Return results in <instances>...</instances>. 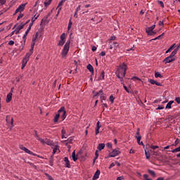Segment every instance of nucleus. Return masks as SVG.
<instances>
[{
  "mask_svg": "<svg viewBox=\"0 0 180 180\" xmlns=\"http://www.w3.org/2000/svg\"><path fill=\"white\" fill-rule=\"evenodd\" d=\"M126 71H127V65H126V63L124 62L117 68L115 75L119 78V79H120L121 84L124 82L123 78L126 77Z\"/></svg>",
  "mask_w": 180,
  "mask_h": 180,
  "instance_id": "1",
  "label": "nucleus"
},
{
  "mask_svg": "<svg viewBox=\"0 0 180 180\" xmlns=\"http://www.w3.org/2000/svg\"><path fill=\"white\" fill-rule=\"evenodd\" d=\"M41 37V34L40 32H37L35 37L32 39L33 44L31 46V49H30V52L27 53L25 57L23 59V68L26 67L27 64V61H29V58L33 54V49H34V41L37 40V39H40Z\"/></svg>",
  "mask_w": 180,
  "mask_h": 180,
  "instance_id": "2",
  "label": "nucleus"
},
{
  "mask_svg": "<svg viewBox=\"0 0 180 180\" xmlns=\"http://www.w3.org/2000/svg\"><path fill=\"white\" fill-rule=\"evenodd\" d=\"M70 44H71L70 40L67 41V42L65 44L61 52V56L63 58H65L67 57V55L68 54V51H70Z\"/></svg>",
  "mask_w": 180,
  "mask_h": 180,
  "instance_id": "3",
  "label": "nucleus"
},
{
  "mask_svg": "<svg viewBox=\"0 0 180 180\" xmlns=\"http://www.w3.org/2000/svg\"><path fill=\"white\" fill-rule=\"evenodd\" d=\"M6 121L7 123V126L12 129L13 127V117H12L11 115H7L6 117Z\"/></svg>",
  "mask_w": 180,
  "mask_h": 180,
  "instance_id": "4",
  "label": "nucleus"
},
{
  "mask_svg": "<svg viewBox=\"0 0 180 180\" xmlns=\"http://www.w3.org/2000/svg\"><path fill=\"white\" fill-rule=\"evenodd\" d=\"M40 143H41V144H47V146H54V143H53V141H51V140L49 139H39Z\"/></svg>",
  "mask_w": 180,
  "mask_h": 180,
  "instance_id": "5",
  "label": "nucleus"
},
{
  "mask_svg": "<svg viewBox=\"0 0 180 180\" xmlns=\"http://www.w3.org/2000/svg\"><path fill=\"white\" fill-rule=\"evenodd\" d=\"M65 37H67V35L65 34V33H63L60 35V40L58 41V46H64V44H65Z\"/></svg>",
  "mask_w": 180,
  "mask_h": 180,
  "instance_id": "6",
  "label": "nucleus"
},
{
  "mask_svg": "<svg viewBox=\"0 0 180 180\" xmlns=\"http://www.w3.org/2000/svg\"><path fill=\"white\" fill-rule=\"evenodd\" d=\"M23 151H25V153H27V154H30V155H34V157H38V158H43V157L36 154V153H33V152L30 151V150L27 149V148H23Z\"/></svg>",
  "mask_w": 180,
  "mask_h": 180,
  "instance_id": "7",
  "label": "nucleus"
},
{
  "mask_svg": "<svg viewBox=\"0 0 180 180\" xmlns=\"http://www.w3.org/2000/svg\"><path fill=\"white\" fill-rule=\"evenodd\" d=\"M58 112V113H60V115H61V113H62L63 120H64V119H65L67 117V115H66L67 112H66L65 108L64 107H61Z\"/></svg>",
  "mask_w": 180,
  "mask_h": 180,
  "instance_id": "8",
  "label": "nucleus"
},
{
  "mask_svg": "<svg viewBox=\"0 0 180 180\" xmlns=\"http://www.w3.org/2000/svg\"><path fill=\"white\" fill-rule=\"evenodd\" d=\"M119 154H120V150H119V148L115 149L111 153H110L109 157H117V155H119Z\"/></svg>",
  "mask_w": 180,
  "mask_h": 180,
  "instance_id": "9",
  "label": "nucleus"
},
{
  "mask_svg": "<svg viewBox=\"0 0 180 180\" xmlns=\"http://www.w3.org/2000/svg\"><path fill=\"white\" fill-rule=\"evenodd\" d=\"M172 61H175V58H171L170 56H167L164 59L163 63L165 64H169V63H172Z\"/></svg>",
  "mask_w": 180,
  "mask_h": 180,
  "instance_id": "10",
  "label": "nucleus"
},
{
  "mask_svg": "<svg viewBox=\"0 0 180 180\" xmlns=\"http://www.w3.org/2000/svg\"><path fill=\"white\" fill-rule=\"evenodd\" d=\"M117 47H119V43L115 41L111 43V44L110 45V50H117Z\"/></svg>",
  "mask_w": 180,
  "mask_h": 180,
  "instance_id": "11",
  "label": "nucleus"
},
{
  "mask_svg": "<svg viewBox=\"0 0 180 180\" xmlns=\"http://www.w3.org/2000/svg\"><path fill=\"white\" fill-rule=\"evenodd\" d=\"M19 12L20 13L23 12V4L19 6V7L15 10V13L13 14V15L15 16V15H16V13H19Z\"/></svg>",
  "mask_w": 180,
  "mask_h": 180,
  "instance_id": "12",
  "label": "nucleus"
},
{
  "mask_svg": "<svg viewBox=\"0 0 180 180\" xmlns=\"http://www.w3.org/2000/svg\"><path fill=\"white\" fill-rule=\"evenodd\" d=\"M146 32L148 36H154L156 33L153 30H150L149 27L146 29Z\"/></svg>",
  "mask_w": 180,
  "mask_h": 180,
  "instance_id": "13",
  "label": "nucleus"
},
{
  "mask_svg": "<svg viewBox=\"0 0 180 180\" xmlns=\"http://www.w3.org/2000/svg\"><path fill=\"white\" fill-rule=\"evenodd\" d=\"M22 29H23V22H21L18 26H17V27L15 30V34H18V33H19V32H20V30H22Z\"/></svg>",
  "mask_w": 180,
  "mask_h": 180,
  "instance_id": "14",
  "label": "nucleus"
},
{
  "mask_svg": "<svg viewBox=\"0 0 180 180\" xmlns=\"http://www.w3.org/2000/svg\"><path fill=\"white\" fill-rule=\"evenodd\" d=\"M101 122H99V121H98L97 124H96V131H95L96 136H98V134H99V129H101Z\"/></svg>",
  "mask_w": 180,
  "mask_h": 180,
  "instance_id": "15",
  "label": "nucleus"
},
{
  "mask_svg": "<svg viewBox=\"0 0 180 180\" xmlns=\"http://www.w3.org/2000/svg\"><path fill=\"white\" fill-rule=\"evenodd\" d=\"M32 26H33V22L30 23V25H29L27 30H26L25 33L23 35L24 39H25V37H26V36H27V34H29V32H30V29H32Z\"/></svg>",
  "mask_w": 180,
  "mask_h": 180,
  "instance_id": "16",
  "label": "nucleus"
},
{
  "mask_svg": "<svg viewBox=\"0 0 180 180\" xmlns=\"http://www.w3.org/2000/svg\"><path fill=\"white\" fill-rule=\"evenodd\" d=\"M64 162H65V167L66 168H71V164H70V160H68V158L65 157L64 158Z\"/></svg>",
  "mask_w": 180,
  "mask_h": 180,
  "instance_id": "17",
  "label": "nucleus"
},
{
  "mask_svg": "<svg viewBox=\"0 0 180 180\" xmlns=\"http://www.w3.org/2000/svg\"><path fill=\"white\" fill-rule=\"evenodd\" d=\"M99 175H101V170H97L93 176L94 180H96L99 178Z\"/></svg>",
  "mask_w": 180,
  "mask_h": 180,
  "instance_id": "18",
  "label": "nucleus"
},
{
  "mask_svg": "<svg viewBox=\"0 0 180 180\" xmlns=\"http://www.w3.org/2000/svg\"><path fill=\"white\" fill-rule=\"evenodd\" d=\"M176 53H178V48H176L169 56V57H171L172 58H175V56H176Z\"/></svg>",
  "mask_w": 180,
  "mask_h": 180,
  "instance_id": "19",
  "label": "nucleus"
},
{
  "mask_svg": "<svg viewBox=\"0 0 180 180\" xmlns=\"http://www.w3.org/2000/svg\"><path fill=\"white\" fill-rule=\"evenodd\" d=\"M12 93H9L7 96H6V103H9V102H11V101H12Z\"/></svg>",
  "mask_w": 180,
  "mask_h": 180,
  "instance_id": "20",
  "label": "nucleus"
},
{
  "mask_svg": "<svg viewBox=\"0 0 180 180\" xmlns=\"http://www.w3.org/2000/svg\"><path fill=\"white\" fill-rule=\"evenodd\" d=\"M64 2H65V1H63V0H61V1L59 2L58 7H57L58 12H61V9L63 8V4H64Z\"/></svg>",
  "mask_w": 180,
  "mask_h": 180,
  "instance_id": "21",
  "label": "nucleus"
},
{
  "mask_svg": "<svg viewBox=\"0 0 180 180\" xmlns=\"http://www.w3.org/2000/svg\"><path fill=\"white\" fill-rule=\"evenodd\" d=\"M53 155H54V154H56V153H57V151H58V153H60V150L58 148H60V147L58 145H56L53 148Z\"/></svg>",
  "mask_w": 180,
  "mask_h": 180,
  "instance_id": "22",
  "label": "nucleus"
},
{
  "mask_svg": "<svg viewBox=\"0 0 180 180\" xmlns=\"http://www.w3.org/2000/svg\"><path fill=\"white\" fill-rule=\"evenodd\" d=\"M97 148L98 151H102V150L105 148V143H99L98 146H97Z\"/></svg>",
  "mask_w": 180,
  "mask_h": 180,
  "instance_id": "23",
  "label": "nucleus"
},
{
  "mask_svg": "<svg viewBox=\"0 0 180 180\" xmlns=\"http://www.w3.org/2000/svg\"><path fill=\"white\" fill-rule=\"evenodd\" d=\"M87 70H89V71H90L91 72V74H94V67H92V65L91 64H89L86 66Z\"/></svg>",
  "mask_w": 180,
  "mask_h": 180,
  "instance_id": "24",
  "label": "nucleus"
},
{
  "mask_svg": "<svg viewBox=\"0 0 180 180\" xmlns=\"http://www.w3.org/2000/svg\"><path fill=\"white\" fill-rule=\"evenodd\" d=\"M98 79H100L101 81H102V79H105V71L101 72L98 77Z\"/></svg>",
  "mask_w": 180,
  "mask_h": 180,
  "instance_id": "25",
  "label": "nucleus"
},
{
  "mask_svg": "<svg viewBox=\"0 0 180 180\" xmlns=\"http://www.w3.org/2000/svg\"><path fill=\"white\" fill-rule=\"evenodd\" d=\"M155 78H163L162 75L160 72H155Z\"/></svg>",
  "mask_w": 180,
  "mask_h": 180,
  "instance_id": "26",
  "label": "nucleus"
},
{
  "mask_svg": "<svg viewBox=\"0 0 180 180\" xmlns=\"http://www.w3.org/2000/svg\"><path fill=\"white\" fill-rule=\"evenodd\" d=\"M137 143L139 144V146H143V141H141V136H137L136 137Z\"/></svg>",
  "mask_w": 180,
  "mask_h": 180,
  "instance_id": "27",
  "label": "nucleus"
},
{
  "mask_svg": "<svg viewBox=\"0 0 180 180\" xmlns=\"http://www.w3.org/2000/svg\"><path fill=\"white\" fill-rule=\"evenodd\" d=\"M39 16H40V14H38V15H36L32 18V22L30 23H32L33 25V22H36L37 18H39Z\"/></svg>",
  "mask_w": 180,
  "mask_h": 180,
  "instance_id": "28",
  "label": "nucleus"
},
{
  "mask_svg": "<svg viewBox=\"0 0 180 180\" xmlns=\"http://www.w3.org/2000/svg\"><path fill=\"white\" fill-rule=\"evenodd\" d=\"M172 103H174V101H170L166 105V109H171L172 106L171 105H172Z\"/></svg>",
  "mask_w": 180,
  "mask_h": 180,
  "instance_id": "29",
  "label": "nucleus"
},
{
  "mask_svg": "<svg viewBox=\"0 0 180 180\" xmlns=\"http://www.w3.org/2000/svg\"><path fill=\"white\" fill-rule=\"evenodd\" d=\"M72 158L75 162L77 161V160H78V158H77V156L75 155V150H74L72 153Z\"/></svg>",
  "mask_w": 180,
  "mask_h": 180,
  "instance_id": "30",
  "label": "nucleus"
},
{
  "mask_svg": "<svg viewBox=\"0 0 180 180\" xmlns=\"http://www.w3.org/2000/svg\"><path fill=\"white\" fill-rule=\"evenodd\" d=\"M72 26V18H70L69 20L68 26V30H70Z\"/></svg>",
  "mask_w": 180,
  "mask_h": 180,
  "instance_id": "31",
  "label": "nucleus"
},
{
  "mask_svg": "<svg viewBox=\"0 0 180 180\" xmlns=\"http://www.w3.org/2000/svg\"><path fill=\"white\" fill-rule=\"evenodd\" d=\"M60 117V112H58V114H56L55 117H54V123H57V122H58V119Z\"/></svg>",
  "mask_w": 180,
  "mask_h": 180,
  "instance_id": "32",
  "label": "nucleus"
},
{
  "mask_svg": "<svg viewBox=\"0 0 180 180\" xmlns=\"http://www.w3.org/2000/svg\"><path fill=\"white\" fill-rule=\"evenodd\" d=\"M137 137H141L140 136V128H137V131L135 135V139H137Z\"/></svg>",
  "mask_w": 180,
  "mask_h": 180,
  "instance_id": "33",
  "label": "nucleus"
},
{
  "mask_svg": "<svg viewBox=\"0 0 180 180\" xmlns=\"http://www.w3.org/2000/svg\"><path fill=\"white\" fill-rule=\"evenodd\" d=\"M53 0H46L44 1V5L45 6H49V5H50L51 4Z\"/></svg>",
  "mask_w": 180,
  "mask_h": 180,
  "instance_id": "34",
  "label": "nucleus"
},
{
  "mask_svg": "<svg viewBox=\"0 0 180 180\" xmlns=\"http://www.w3.org/2000/svg\"><path fill=\"white\" fill-rule=\"evenodd\" d=\"M180 151V146H179L178 148H176L175 149H173L172 150V153H179Z\"/></svg>",
  "mask_w": 180,
  "mask_h": 180,
  "instance_id": "35",
  "label": "nucleus"
},
{
  "mask_svg": "<svg viewBox=\"0 0 180 180\" xmlns=\"http://www.w3.org/2000/svg\"><path fill=\"white\" fill-rule=\"evenodd\" d=\"M148 172H149V174L152 176H153L154 178H155V172H154V171H153V170H148Z\"/></svg>",
  "mask_w": 180,
  "mask_h": 180,
  "instance_id": "36",
  "label": "nucleus"
},
{
  "mask_svg": "<svg viewBox=\"0 0 180 180\" xmlns=\"http://www.w3.org/2000/svg\"><path fill=\"white\" fill-rule=\"evenodd\" d=\"M103 101H106V96H105V95H103V94H102L101 95V101L103 102Z\"/></svg>",
  "mask_w": 180,
  "mask_h": 180,
  "instance_id": "37",
  "label": "nucleus"
},
{
  "mask_svg": "<svg viewBox=\"0 0 180 180\" xmlns=\"http://www.w3.org/2000/svg\"><path fill=\"white\" fill-rule=\"evenodd\" d=\"M145 155H146L147 160H148V158H150V153H148L147 150H146V149H145Z\"/></svg>",
  "mask_w": 180,
  "mask_h": 180,
  "instance_id": "38",
  "label": "nucleus"
},
{
  "mask_svg": "<svg viewBox=\"0 0 180 180\" xmlns=\"http://www.w3.org/2000/svg\"><path fill=\"white\" fill-rule=\"evenodd\" d=\"M34 136L36 137L37 140H38L39 141H40L39 139H41L39 137V136L37 134V131H34Z\"/></svg>",
  "mask_w": 180,
  "mask_h": 180,
  "instance_id": "39",
  "label": "nucleus"
},
{
  "mask_svg": "<svg viewBox=\"0 0 180 180\" xmlns=\"http://www.w3.org/2000/svg\"><path fill=\"white\" fill-rule=\"evenodd\" d=\"M165 33H162V34L159 35L158 37H155V39H153L151 40H159V39H161L162 36H164Z\"/></svg>",
  "mask_w": 180,
  "mask_h": 180,
  "instance_id": "40",
  "label": "nucleus"
},
{
  "mask_svg": "<svg viewBox=\"0 0 180 180\" xmlns=\"http://www.w3.org/2000/svg\"><path fill=\"white\" fill-rule=\"evenodd\" d=\"M123 87L124 89V90L126 91V92H127L128 94H130V90H129V89L127 88V86H126V85H124V84H122Z\"/></svg>",
  "mask_w": 180,
  "mask_h": 180,
  "instance_id": "41",
  "label": "nucleus"
},
{
  "mask_svg": "<svg viewBox=\"0 0 180 180\" xmlns=\"http://www.w3.org/2000/svg\"><path fill=\"white\" fill-rule=\"evenodd\" d=\"M143 178H144L145 180H153V179H150L148 177V174H144Z\"/></svg>",
  "mask_w": 180,
  "mask_h": 180,
  "instance_id": "42",
  "label": "nucleus"
},
{
  "mask_svg": "<svg viewBox=\"0 0 180 180\" xmlns=\"http://www.w3.org/2000/svg\"><path fill=\"white\" fill-rule=\"evenodd\" d=\"M110 101L111 103H113V102H115V97H113V95L110 96Z\"/></svg>",
  "mask_w": 180,
  "mask_h": 180,
  "instance_id": "43",
  "label": "nucleus"
},
{
  "mask_svg": "<svg viewBox=\"0 0 180 180\" xmlns=\"http://www.w3.org/2000/svg\"><path fill=\"white\" fill-rule=\"evenodd\" d=\"M149 82H150V84H151L152 85H155V84H156V81L155 80H154V79H149Z\"/></svg>",
  "mask_w": 180,
  "mask_h": 180,
  "instance_id": "44",
  "label": "nucleus"
},
{
  "mask_svg": "<svg viewBox=\"0 0 180 180\" xmlns=\"http://www.w3.org/2000/svg\"><path fill=\"white\" fill-rule=\"evenodd\" d=\"M28 164H30V165H31L32 168H34V169H37V166L33 165V163L28 162Z\"/></svg>",
  "mask_w": 180,
  "mask_h": 180,
  "instance_id": "45",
  "label": "nucleus"
},
{
  "mask_svg": "<svg viewBox=\"0 0 180 180\" xmlns=\"http://www.w3.org/2000/svg\"><path fill=\"white\" fill-rule=\"evenodd\" d=\"M5 4H6V0H0V6L5 5Z\"/></svg>",
  "mask_w": 180,
  "mask_h": 180,
  "instance_id": "46",
  "label": "nucleus"
},
{
  "mask_svg": "<svg viewBox=\"0 0 180 180\" xmlns=\"http://www.w3.org/2000/svg\"><path fill=\"white\" fill-rule=\"evenodd\" d=\"M131 79H133V81H136V79L137 81H141V79L140 78H139L138 77H133L131 78Z\"/></svg>",
  "mask_w": 180,
  "mask_h": 180,
  "instance_id": "47",
  "label": "nucleus"
},
{
  "mask_svg": "<svg viewBox=\"0 0 180 180\" xmlns=\"http://www.w3.org/2000/svg\"><path fill=\"white\" fill-rule=\"evenodd\" d=\"M164 109V105H158V108H156L157 110H161Z\"/></svg>",
  "mask_w": 180,
  "mask_h": 180,
  "instance_id": "48",
  "label": "nucleus"
},
{
  "mask_svg": "<svg viewBox=\"0 0 180 180\" xmlns=\"http://www.w3.org/2000/svg\"><path fill=\"white\" fill-rule=\"evenodd\" d=\"M158 4L160 5L162 8H164V2H162V1H159Z\"/></svg>",
  "mask_w": 180,
  "mask_h": 180,
  "instance_id": "49",
  "label": "nucleus"
},
{
  "mask_svg": "<svg viewBox=\"0 0 180 180\" xmlns=\"http://www.w3.org/2000/svg\"><path fill=\"white\" fill-rule=\"evenodd\" d=\"M172 50H173L172 47L170 46V47L167 50L166 53H171V51H172Z\"/></svg>",
  "mask_w": 180,
  "mask_h": 180,
  "instance_id": "50",
  "label": "nucleus"
},
{
  "mask_svg": "<svg viewBox=\"0 0 180 180\" xmlns=\"http://www.w3.org/2000/svg\"><path fill=\"white\" fill-rule=\"evenodd\" d=\"M8 44L9 46H13L15 44V41H13V40H11L8 41Z\"/></svg>",
  "mask_w": 180,
  "mask_h": 180,
  "instance_id": "51",
  "label": "nucleus"
},
{
  "mask_svg": "<svg viewBox=\"0 0 180 180\" xmlns=\"http://www.w3.org/2000/svg\"><path fill=\"white\" fill-rule=\"evenodd\" d=\"M61 134H62V139H64V135H65V131L64 129H62Z\"/></svg>",
  "mask_w": 180,
  "mask_h": 180,
  "instance_id": "52",
  "label": "nucleus"
},
{
  "mask_svg": "<svg viewBox=\"0 0 180 180\" xmlns=\"http://www.w3.org/2000/svg\"><path fill=\"white\" fill-rule=\"evenodd\" d=\"M49 164L51 167H53V157H51L49 160Z\"/></svg>",
  "mask_w": 180,
  "mask_h": 180,
  "instance_id": "53",
  "label": "nucleus"
},
{
  "mask_svg": "<svg viewBox=\"0 0 180 180\" xmlns=\"http://www.w3.org/2000/svg\"><path fill=\"white\" fill-rule=\"evenodd\" d=\"M22 18H23V14H20L18 18H17V20H19L20 19H22Z\"/></svg>",
  "mask_w": 180,
  "mask_h": 180,
  "instance_id": "54",
  "label": "nucleus"
},
{
  "mask_svg": "<svg viewBox=\"0 0 180 180\" xmlns=\"http://www.w3.org/2000/svg\"><path fill=\"white\" fill-rule=\"evenodd\" d=\"M100 56H101V57H103L104 56H106V53L105 51H101L100 53Z\"/></svg>",
  "mask_w": 180,
  "mask_h": 180,
  "instance_id": "55",
  "label": "nucleus"
},
{
  "mask_svg": "<svg viewBox=\"0 0 180 180\" xmlns=\"http://www.w3.org/2000/svg\"><path fill=\"white\" fill-rule=\"evenodd\" d=\"M175 101H176V103H177L178 104L180 103V98H179V97H176Z\"/></svg>",
  "mask_w": 180,
  "mask_h": 180,
  "instance_id": "56",
  "label": "nucleus"
},
{
  "mask_svg": "<svg viewBox=\"0 0 180 180\" xmlns=\"http://www.w3.org/2000/svg\"><path fill=\"white\" fill-rule=\"evenodd\" d=\"M106 147H108V148H112V144L110 143H108L106 144Z\"/></svg>",
  "mask_w": 180,
  "mask_h": 180,
  "instance_id": "57",
  "label": "nucleus"
},
{
  "mask_svg": "<svg viewBox=\"0 0 180 180\" xmlns=\"http://www.w3.org/2000/svg\"><path fill=\"white\" fill-rule=\"evenodd\" d=\"M158 146H150V148H153V150H155V148H158Z\"/></svg>",
  "mask_w": 180,
  "mask_h": 180,
  "instance_id": "58",
  "label": "nucleus"
},
{
  "mask_svg": "<svg viewBox=\"0 0 180 180\" xmlns=\"http://www.w3.org/2000/svg\"><path fill=\"white\" fill-rule=\"evenodd\" d=\"M95 157H96V158H98V157H99V152L98 150H96V152H95Z\"/></svg>",
  "mask_w": 180,
  "mask_h": 180,
  "instance_id": "59",
  "label": "nucleus"
},
{
  "mask_svg": "<svg viewBox=\"0 0 180 180\" xmlns=\"http://www.w3.org/2000/svg\"><path fill=\"white\" fill-rule=\"evenodd\" d=\"M79 11H81V6H78L75 10L76 12H79Z\"/></svg>",
  "mask_w": 180,
  "mask_h": 180,
  "instance_id": "60",
  "label": "nucleus"
},
{
  "mask_svg": "<svg viewBox=\"0 0 180 180\" xmlns=\"http://www.w3.org/2000/svg\"><path fill=\"white\" fill-rule=\"evenodd\" d=\"M115 163H113V162L111 163V164L110 165L109 167H108L109 169H110V168H113V167H115Z\"/></svg>",
  "mask_w": 180,
  "mask_h": 180,
  "instance_id": "61",
  "label": "nucleus"
},
{
  "mask_svg": "<svg viewBox=\"0 0 180 180\" xmlns=\"http://www.w3.org/2000/svg\"><path fill=\"white\" fill-rule=\"evenodd\" d=\"M92 51H96V46H93L91 48Z\"/></svg>",
  "mask_w": 180,
  "mask_h": 180,
  "instance_id": "62",
  "label": "nucleus"
},
{
  "mask_svg": "<svg viewBox=\"0 0 180 180\" xmlns=\"http://www.w3.org/2000/svg\"><path fill=\"white\" fill-rule=\"evenodd\" d=\"M149 28L152 30H153L154 29H155V25H152L151 27H149Z\"/></svg>",
  "mask_w": 180,
  "mask_h": 180,
  "instance_id": "63",
  "label": "nucleus"
},
{
  "mask_svg": "<svg viewBox=\"0 0 180 180\" xmlns=\"http://www.w3.org/2000/svg\"><path fill=\"white\" fill-rule=\"evenodd\" d=\"M122 179H124L123 176H119L117 178L116 180H122Z\"/></svg>",
  "mask_w": 180,
  "mask_h": 180,
  "instance_id": "64",
  "label": "nucleus"
}]
</instances>
